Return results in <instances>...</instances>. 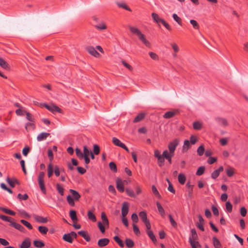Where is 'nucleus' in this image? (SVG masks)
I'll use <instances>...</instances> for the list:
<instances>
[{
	"instance_id": "nucleus-32",
	"label": "nucleus",
	"mask_w": 248,
	"mask_h": 248,
	"mask_svg": "<svg viewBox=\"0 0 248 248\" xmlns=\"http://www.w3.org/2000/svg\"><path fill=\"white\" fill-rule=\"evenodd\" d=\"M69 216L72 220L75 222L78 220L76 212L75 210H70Z\"/></svg>"
},
{
	"instance_id": "nucleus-53",
	"label": "nucleus",
	"mask_w": 248,
	"mask_h": 248,
	"mask_svg": "<svg viewBox=\"0 0 248 248\" xmlns=\"http://www.w3.org/2000/svg\"><path fill=\"white\" fill-rule=\"evenodd\" d=\"M56 188L60 195L63 196L64 194V189L63 187L60 184H57L56 185Z\"/></svg>"
},
{
	"instance_id": "nucleus-29",
	"label": "nucleus",
	"mask_w": 248,
	"mask_h": 248,
	"mask_svg": "<svg viewBox=\"0 0 248 248\" xmlns=\"http://www.w3.org/2000/svg\"><path fill=\"white\" fill-rule=\"evenodd\" d=\"M213 243L215 248H221V244L219 240L216 237H213Z\"/></svg>"
},
{
	"instance_id": "nucleus-61",
	"label": "nucleus",
	"mask_w": 248,
	"mask_h": 248,
	"mask_svg": "<svg viewBox=\"0 0 248 248\" xmlns=\"http://www.w3.org/2000/svg\"><path fill=\"white\" fill-rule=\"evenodd\" d=\"M90 153H92L91 150H89L87 146H84L83 147V156H89L90 155Z\"/></svg>"
},
{
	"instance_id": "nucleus-41",
	"label": "nucleus",
	"mask_w": 248,
	"mask_h": 248,
	"mask_svg": "<svg viewBox=\"0 0 248 248\" xmlns=\"http://www.w3.org/2000/svg\"><path fill=\"white\" fill-rule=\"evenodd\" d=\"M33 245L36 248H41L45 246L44 243L41 240L33 241Z\"/></svg>"
},
{
	"instance_id": "nucleus-31",
	"label": "nucleus",
	"mask_w": 248,
	"mask_h": 248,
	"mask_svg": "<svg viewBox=\"0 0 248 248\" xmlns=\"http://www.w3.org/2000/svg\"><path fill=\"white\" fill-rule=\"evenodd\" d=\"M53 173V167L52 163H49L47 166V176L48 178H50Z\"/></svg>"
},
{
	"instance_id": "nucleus-16",
	"label": "nucleus",
	"mask_w": 248,
	"mask_h": 248,
	"mask_svg": "<svg viewBox=\"0 0 248 248\" xmlns=\"http://www.w3.org/2000/svg\"><path fill=\"white\" fill-rule=\"evenodd\" d=\"M109 242L108 238H104L99 239L98 241L97 244L99 247H103L107 246Z\"/></svg>"
},
{
	"instance_id": "nucleus-42",
	"label": "nucleus",
	"mask_w": 248,
	"mask_h": 248,
	"mask_svg": "<svg viewBox=\"0 0 248 248\" xmlns=\"http://www.w3.org/2000/svg\"><path fill=\"white\" fill-rule=\"evenodd\" d=\"M190 147V142L188 140H186L183 146V152H186Z\"/></svg>"
},
{
	"instance_id": "nucleus-7",
	"label": "nucleus",
	"mask_w": 248,
	"mask_h": 248,
	"mask_svg": "<svg viewBox=\"0 0 248 248\" xmlns=\"http://www.w3.org/2000/svg\"><path fill=\"white\" fill-rule=\"evenodd\" d=\"M128 27L131 33L136 35L138 37L142 33L141 31L137 27H133L130 25H129Z\"/></svg>"
},
{
	"instance_id": "nucleus-28",
	"label": "nucleus",
	"mask_w": 248,
	"mask_h": 248,
	"mask_svg": "<svg viewBox=\"0 0 248 248\" xmlns=\"http://www.w3.org/2000/svg\"><path fill=\"white\" fill-rule=\"evenodd\" d=\"M101 219L102 220V222L104 225H106L108 227L109 226L108 220L107 218V217L106 214L104 212L101 213Z\"/></svg>"
},
{
	"instance_id": "nucleus-63",
	"label": "nucleus",
	"mask_w": 248,
	"mask_h": 248,
	"mask_svg": "<svg viewBox=\"0 0 248 248\" xmlns=\"http://www.w3.org/2000/svg\"><path fill=\"white\" fill-rule=\"evenodd\" d=\"M226 208L228 212L231 213L232 212V206L230 202H226Z\"/></svg>"
},
{
	"instance_id": "nucleus-48",
	"label": "nucleus",
	"mask_w": 248,
	"mask_h": 248,
	"mask_svg": "<svg viewBox=\"0 0 248 248\" xmlns=\"http://www.w3.org/2000/svg\"><path fill=\"white\" fill-rule=\"evenodd\" d=\"M66 199H67V202H68V204L71 206H75L74 201H75V200L71 197V195H68L67 196Z\"/></svg>"
},
{
	"instance_id": "nucleus-3",
	"label": "nucleus",
	"mask_w": 248,
	"mask_h": 248,
	"mask_svg": "<svg viewBox=\"0 0 248 248\" xmlns=\"http://www.w3.org/2000/svg\"><path fill=\"white\" fill-rule=\"evenodd\" d=\"M179 140L176 139L169 143L168 148L169 150V154H174L176 148L179 144Z\"/></svg>"
},
{
	"instance_id": "nucleus-54",
	"label": "nucleus",
	"mask_w": 248,
	"mask_h": 248,
	"mask_svg": "<svg viewBox=\"0 0 248 248\" xmlns=\"http://www.w3.org/2000/svg\"><path fill=\"white\" fill-rule=\"evenodd\" d=\"M139 216L141 219L143 221H145L148 219L147 217V213L145 211H141L139 213Z\"/></svg>"
},
{
	"instance_id": "nucleus-4",
	"label": "nucleus",
	"mask_w": 248,
	"mask_h": 248,
	"mask_svg": "<svg viewBox=\"0 0 248 248\" xmlns=\"http://www.w3.org/2000/svg\"><path fill=\"white\" fill-rule=\"evenodd\" d=\"M43 106L52 113H54L55 112H57L60 113H62V110L59 107L54 105H48L46 104H44Z\"/></svg>"
},
{
	"instance_id": "nucleus-18",
	"label": "nucleus",
	"mask_w": 248,
	"mask_h": 248,
	"mask_svg": "<svg viewBox=\"0 0 248 248\" xmlns=\"http://www.w3.org/2000/svg\"><path fill=\"white\" fill-rule=\"evenodd\" d=\"M78 233L84 238L87 242H89L91 240V237L87 232L80 231H79Z\"/></svg>"
},
{
	"instance_id": "nucleus-15",
	"label": "nucleus",
	"mask_w": 248,
	"mask_h": 248,
	"mask_svg": "<svg viewBox=\"0 0 248 248\" xmlns=\"http://www.w3.org/2000/svg\"><path fill=\"white\" fill-rule=\"evenodd\" d=\"M223 170V166H220L219 168L214 170L211 174V177L215 179L219 175L220 172Z\"/></svg>"
},
{
	"instance_id": "nucleus-43",
	"label": "nucleus",
	"mask_w": 248,
	"mask_h": 248,
	"mask_svg": "<svg viewBox=\"0 0 248 248\" xmlns=\"http://www.w3.org/2000/svg\"><path fill=\"white\" fill-rule=\"evenodd\" d=\"M193 127L195 130H200L202 128V124L199 121L194 122L193 123Z\"/></svg>"
},
{
	"instance_id": "nucleus-27",
	"label": "nucleus",
	"mask_w": 248,
	"mask_h": 248,
	"mask_svg": "<svg viewBox=\"0 0 248 248\" xmlns=\"http://www.w3.org/2000/svg\"><path fill=\"white\" fill-rule=\"evenodd\" d=\"M170 46L172 47L174 53L173 54V56L175 57H176V54L177 52L179 51V48L176 43L173 42L170 44Z\"/></svg>"
},
{
	"instance_id": "nucleus-47",
	"label": "nucleus",
	"mask_w": 248,
	"mask_h": 248,
	"mask_svg": "<svg viewBox=\"0 0 248 248\" xmlns=\"http://www.w3.org/2000/svg\"><path fill=\"white\" fill-rule=\"evenodd\" d=\"M174 20L180 26H182V22L181 18L178 16L176 14H173L172 15Z\"/></svg>"
},
{
	"instance_id": "nucleus-20",
	"label": "nucleus",
	"mask_w": 248,
	"mask_h": 248,
	"mask_svg": "<svg viewBox=\"0 0 248 248\" xmlns=\"http://www.w3.org/2000/svg\"><path fill=\"white\" fill-rule=\"evenodd\" d=\"M191 236L189 238V242H190V240L194 242H198L197 240L198 237L196 230L195 229H191Z\"/></svg>"
},
{
	"instance_id": "nucleus-50",
	"label": "nucleus",
	"mask_w": 248,
	"mask_h": 248,
	"mask_svg": "<svg viewBox=\"0 0 248 248\" xmlns=\"http://www.w3.org/2000/svg\"><path fill=\"white\" fill-rule=\"evenodd\" d=\"M75 152L76 155L79 159H82L83 158V153L81 152V150L79 148H77L75 150Z\"/></svg>"
},
{
	"instance_id": "nucleus-33",
	"label": "nucleus",
	"mask_w": 248,
	"mask_h": 248,
	"mask_svg": "<svg viewBox=\"0 0 248 248\" xmlns=\"http://www.w3.org/2000/svg\"><path fill=\"white\" fill-rule=\"evenodd\" d=\"M156 206L157 207V209L159 213L160 214L161 217H164L165 216V211L161 206V204L158 202H156Z\"/></svg>"
},
{
	"instance_id": "nucleus-55",
	"label": "nucleus",
	"mask_w": 248,
	"mask_h": 248,
	"mask_svg": "<svg viewBox=\"0 0 248 248\" xmlns=\"http://www.w3.org/2000/svg\"><path fill=\"white\" fill-rule=\"evenodd\" d=\"M21 223H22L24 226H25L26 227H27L29 230L32 229V225L27 221L21 219L20 220Z\"/></svg>"
},
{
	"instance_id": "nucleus-58",
	"label": "nucleus",
	"mask_w": 248,
	"mask_h": 248,
	"mask_svg": "<svg viewBox=\"0 0 248 248\" xmlns=\"http://www.w3.org/2000/svg\"><path fill=\"white\" fill-rule=\"evenodd\" d=\"M205 171V168L203 166L200 167L198 168L197 172H196V175L198 176L202 175L203 174L204 172Z\"/></svg>"
},
{
	"instance_id": "nucleus-44",
	"label": "nucleus",
	"mask_w": 248,
	"mask_h": 248,
	"mask_svg": "<svg viewBox=\"0 0 248 248\" xmlns=\"http://www.w3.org/2000/svg\"><path fill=\"white\" fill-rule=\"evenodd\" d=\"M113 239L120 246V247L121 248L124 247V245L123 241L118 236H115L113 237Z\"/></svg>"
},
{
	"instance_id": "nucleus-17",
	"label": "nucleus",
	"mask_w": 248,
	"mask_h": 248,
	"mask_svg": "<svg viewBox=\"0 0 248 248\" xmlns=\"http://www.w3.org/2000/svg\"><path fill=\"white\" fill-rule=\"evenodd\" d=\"M173 155L174 154H169L167 150H165L163 152V156L168 160L170 164L172 163L171 158Z\"/></svg>"
},
{
	"instance_id": "nucleus-46",
	"label": "nucleus",
	"mask_w": 248,
	"mask_h": 248,
	"mask_svg": "<svg viewBox=\"0 0 248 248\" xmlns=\"http://www.w3.org/2000/svg\"><path fill=\"white\" fill-rule=\"evenodd\" d=\"M109 167L111 171H112L113 172H117V166L116 164L113 162H110L109 163Z\"/></svg>"
},
{
	"instance_id": "nucleus-34",
	"label": "nucleus",
	"mask_w": 248,
	"mask_h": 248,
	"mask_svg": "<svg viewBox=\"0 0 248 248\" xmlns=\"http://www.w3.org/2000/svg\"><path fill=\"white\" fill-rule=\"evenodd\" d=\"M178 181L181 185H184L186 181V177L184 174L180 173L178 177Z\"/></svg>"
},
{
	"instance_id": "nucleus-64",
	"label": "nucleus",
	"mask_w": 248,
	"mask_h": 248,
	"mask_svg": "<svg viewBox=\"0 0 248 248\" xmlns=\"http://www.w3.org/2000/svg\"><path fill=\"white\" fill-rule=\"evenodd\" d=\"M160 23L162 24L168 31H171L172 29L170 25L164 19H163Z\"/></svg>"
},
{
	"instance_id": "nucleus-56",
	"label": "nucleus",
	"mask_w": 248,
	"mask_h": 248,
	"mask_svg": "<svg viewBox=\"0 0 248 248\" xmlns=\"http://www.w3.org/2000/svg\"><path fill=\"white\" fill-rule=\"evenodd\" d=\"M152 190L153 193H154V194L155 195L156 197H157L159 198H161V196L155 186H154V185L152 186Z\"/></svg>"
},
{
	"instance_id": "nucleus-30",
	"label": "nucleus",
	"mask_w": 248,
	"mask_h": 248,
	"mask_svg": "<svg viewBox=\"0 0 248 248\" xmlns=\"http://www.w3.org/2000/svg\"><path fill=\"white\" fill-rule=\"evenodd\" d=\"M152 16L154 20V21L157 23L158 25H159V24L161 23L162 20L163 19L160 17H159V16L155 13H153L152 14Z\"/></svg>"
},
{
	"instance_id": "nucleus-37",
	"label": "nucleus",
	"mask_w": 248,
	"mask_h": 248,
	"mask_svg": "<svg viewBox=\"0 0 248 248\" xmlns=\"http://www.w3.org/2000/svg\"><path fill=\"white\" fill-rule=\"evenodd\" d=\"M38 231L42 234L45 235L47 233L48 229L46 226H40L38 227Z\"/></svg>"
},
{
	"instance_id": "nucleus-11",
	"label": "nucleus",
	"mask_w": 248,
	"mask_h": 248,
	"mask_svg": "<svg viewBox=\"0 0 248 248\" xmlns=\"http://www.w3.org/2000/svg\"><path fill=\"white\" fill-rule=\"evenodd\" d=\"M0 66L2 68L8 71L10 70V65L1 57H0Z\"/></svg>"
},
{
	"instance_id": "nucleus-5",
	"label": "nucleus",
	"mask_w": 248,
	"mask_h": 248,
	"mask_svg": "<svg viewBox=\"0 0 248 248\" xmlns=\"http://www.w3.org/2000/svg\"><path fill=\"white\" fill-rule=\"evenodd\" d=\"M86 51L91 55L98 58L100 57V54L92 46H88L86 47Z\"/></svg>"
},
{
	"instance_id": "nucleus-36",
	"label": "nucleus",
	"mask_w": 248,
	"mask_h": 248,
	"mask_svg": "<svg viewBox=\"0 0 248 248\" xmlns=\"http://www.w3.org/2000/svg\"><path fill=\"white\" fill-rule=\"evenodd\" d=\"M125 242L126 247L128 248H132L134 246V242L130 238H126Z\"/></svg>"
},
{
	"instance_id": "nucleus-13",
	"label": "nucleus",
	"mask_w": 248,
	"mask_h": 248,
	"mask_svg": "<svg viewBox=\"0 0 248 248\" xmlns=\"http://www.w3.org/2000/svg\"><path fill=\"white\" fill-rule=\"evenodd\" d=\"M6 181L12 187H14L16 184L20 185V182L16 178L11 179L9 177H7Z\"/></svg>"
},
{
	"instance_id": "nucleus-35",
	"label": "nucleus",
	"mask_w": 248,
	"mask_h": 248,
	"mask_svg": "<svg viewBox=\"0 0 248 248\" xmlns=\"http://www.w3.org/2000/svg\"><path fill=\"white\" fill-rule=\"evenodd\" d=\"M0 210L11 216H15L16 215V212L6 208L0 207Z\"/></svg>"
},
{
	"instance_id": "nucleus-14",
	"label": "nucleus",
	"mask_w": 248,
	"mask_h": 248,
	"mask_svg": "<svg viewBox=\"0 0 248 248\" xmlns=\"http://www.w3.org/2000/svg\"><path fill=\"white\" fill-rule=\"evenodd\" d=\"M138 39L141 41L147 47H150L151 46V43L145 38V36L142 33L139 36Z\"/></svg>"
},
{
	"instance_id": "nucleus-49",
	"label": "nucleus",
	"mask_w": 248,
	"mask_h": 248,
	"mask_svg": "<svg viewBox=\"0 0 248 248\" xmlns=\"http://www.w3.org/2000/svg\"><path fill=\"white\" fill-rule=\"evenodd\" d=\"M125 192L127 194L128 196H129L130 197L135 198L136 197V194L134 192L133 190L131 189L127 188L125 189Z\"/></svg>"
},
{
	"instance_id": "nucleus-51",
	"label": "nucleus",
	"mask_w": 248,
	"mask_h": 248,
	"mask_svg": "<svg viewBox=\"0 0 248 248\" xmlns=\"http://www.w3.org/2000/svg\"><path fill=\"white\" fill-rule=\"evenodd\" d=\"M190 23L192 25V26L194 29H195V30L199 29L200 25L195 20L191 19L190 20Z\"/></svg>"
},
{
	"instance_id": "nucleus-10",
	"label": "nucleus",
	"mask_w": 248,
	"mask_h": 248,
	"mask_svg": "<svg viewBox=\"0 0 248 248\" xmlns=\"http://www.w3.org/2000/svg\"><path fill=\"white\" fill-rule=\"evenodd\" d=\"M199 218V222H198L196 224V226L202 231L203 232L204 231V229L203 227V224L204 223V221L201 215L198 216Z\"/></svg>"
},
{
	"instance_id": "nucleus-38",
	"label": "nucleus",
	"mask_w": 248,
	"mask_h": 248,
	"mask_svg": "<svg viewBox=\"0 0 248 248\" xmlns=\"http://www.w3.org/2000/svg\"><path fill=\"white\" fill-rule=\"evenodd\" d=\"M62 239L70 243H72L73 242V239L71 238L70 233H65L63 235Z\"/></svg>"
},
{
	"instance_id": "nucleus-21",
	"label": "nucleus",
	"mask_w": 248,
	"mask_h": 248,
	"mask_svg": "<svg viewBox=\"0 0 248 248\" xmlns=\"http://www.w3.org/2000/svg\"><path fill=\"white\" fill-rule=\"evenodd\" d=\"M50 133L46 132H42L39 134L37 137V140L39 141L46 140L49 136Z\"/></svg>"
},
{
	"instance_id": "nucleus-19",
	"label": "nucleus",
	"mask_w": 248,
	"mask_h": 248,
	"mask_svg": "<svg viewBox=\"0 0 248 248\" xmlns=\"http://www.w3.org/2000/svg\"><path fill=\"white\" fill-rule=\"evenodd\" d=\"M215 120L217 123L223 126H227L228 124L227 120L225 118L217 117Z\"/></svg>"
},
{
	"instance_id": "nucleus-1",
	"label": "nucleus",
	"mask_w": 248,
	"mask_h": 248,
	"mask_svg": "<svg viewBox=\"0 0 248 248\" xmlns=\"http://www.w3.org/2000/svg\"><path fill=\"white\" fill-rule=\"evenodd\" d=\"M0 218L2 220L6 221L10 223V225L15 229L23 232L25 229L20 224L17 223L14 221V219L11 217L6 216L0 214Z\"/></svg>"
},
{
	"instance_id": "nucleus-52",
	"label": "nucleus",
	"mask_w": 248,
	"mask_h": 248,
	"mask_svg": "<svg viewBox=\"0 0 248 248\" xmlns=\"http://www.w3.org/2000/svg\"><path fill=\"white\" fill-rule=\"evenodd\" d=\"M87 216L89 219L92 220L93 222L96 221V218L95 216L91 211L88 212Z\"/></svg>"
},
{
	"instance_id": "nucleus-9",
	"label": "nucleus",
	"mask_w": 248,
	"mask_h": 248,
	"mask_svg": "<svg viewBox=\"0 0 248 248\" xmlns=\"http://www.w3.org/2000/svg\"><path fill=\"white\" fill-rule=\"evenodd\" d=\"M129 211V204L127 202H124L123 203V206L122 208V217H125Z\"/></svg>"
},
{
	"instance_id": "nucleus-12",
	"label": "nucleus",
	"mask_w": 248,
	"mask_h": 248,
	"mask_svg": "<svg viewBox=\"0 0 248 248\" xmlns=\"http://www.w3.org/2000/svg\"><path fill=\"white\" fill-rule=\"evenodd\" d=\"M33 217L36 222L39 223H46L47 222V218L44 217L42 216H39L37 215H33Z\"/></svg>"
},
{
	"instance_id": "nucleus-22",
	"label": "nucleus",
	"mask_w": 248,
	"mask_h": 248,
	"mask_svg": "<svg viewBox=\"0 0 248 248\" xmlns=\"http://www.w3.org/2000/svg\"><path fill=\"white\" fill-rule=\"evenodd\" d=\"M148 236L149 237L150 239L152 241L153 243L155 245L157 243V240L155 236V235L154 234L152 230H148V231L146 232Z\"/></svg>"
},
{
	"instance_id": "nucleus-6",
	"label": "nucleus",
	"mask_w": 248,
	"mask_h": 248,
	"mask_svg": "<svg viewBox=\"0 0 248 248\" xmlns=\"http://www.w3.org/2000/svg\"><path fill=\"white\" fill-rule=\"evenodd\" d=\"M116 188L117 190L121 193H123L124 191V184L123 181L120 178H117L116 180Z\"/></svg>"
},
{
	"instance_id": "nucleus-23",
	"label": "nucleus",
	"mask_w": 248,
	"mask_h": 248,
	"mask_svg": "<svg viewBox=\"0 0 248 248\" xmlns=\"http://www.w3.org/2000/svg\"><path fill=\"white\" fill-rule=\"evenodd\" d=\"M31 242L29 238L25 239L20 246V248H29L30 247Z\"/></svg>"
},
{
	"instance_id": "nucleus-8",
	"label": "nucleus",
	"mask_w": 248,
	"mask_h": 248,
	"mask_svg": "<svg viewBox=\"0 0 248 248\" xmlns=\"http://www.w3.org/2000/svg\"><path fill=\"white\" fill-rule=\"evenodd\" d=\"M179 113L178 110H174L173 111H169L166 112L163 115V117L165 119H170L171 118Z\"/></svg>"
},
{
	"instance_id": "nucleus-39",
	"label": "nucleus",
	"mask_w": 248,
	"mask_h": 248,
	"mask_svg": "<svg viewBox=\"0 0 248 248\" xmlns=\"http://www.w3.org/2000/svg\"><path fill=\"white\" fill-rule=\"evenodd\" d=\"M113 143L116 146L121 147L124 143L121 142V141L117 138L113 137L112 140Z\"/></svg>"
},
{
	"instance_id": "nucleus-24",
	"label": "nucleus",
	"mask_w": 248,
	"mask_h": 248,
	"mask_svg": "<svg viewBox=\"0 0 248 248\" xmlns=\"http://www.w3.org/2000/svg\"><path fill=\"white\" fill-rule=\"evenodd\" d=\"M94 27L98 30L103 31L107 29V26L103 21H101L100 23L94 25Z\"/></svg>"
},
{
	"instance_id": "nucleus-60",
	"label": "nucleus",
	"mask_w": 248,
	"mask_h": 248,
	"mask_svg": "<svg viewBox=\"0 0 248 248\" xmlns=\"http://www.w3.org/2000/svg\"><path fill=\"white\" fill-rule=\"evenodd\" d=\"M26 114V118L28 120L31 122H34V118L31 113L29 112H25Z\"/></svg>"
},
{
	"instance_id": "nucleus-40",
	"label": "nucleus",
	"mask_w": 248,
	"mask_h": 248,
	"mask_svg": "<svg viewBox=\"0 0 248 248\" xmlns=\"http://www.w3.org/2000/svg\"><path fill=\"white\" fill-rule=\"evenodd\" d=\"M116 4L119 7L125 9L128 11H131V9L129 7H128L127 5H126V4L124 2L120 3V2H116Z\"/></svg>"
},
{
	"instance_id": "nucleus-45",
	"label": "nucleus",
	"mask_w": 248,
	"mask_h": 248,
	"mask_svg": "<svg viewBox=\"0 0 248 248\" xmlns=\"http://www.w3.org/2000/svg\"><path fill=\"white\" fill-rule=\"evenodd\" d=\"M30 128L32 130H34L35 128V125L34 124V122L28 123L26 124L25 126V128L27 131H29L30 130Z\"/></svg>"
},
{
	"instance_id": "nucleus-59",
	"label": "nucleus",
	"mask_w": 248,
	"mask_h": 248,
	"mask_svg": "<svg viewBox=\"0 0 248 248\" xmlns=\"http://www.w3.org/2000/svg\"><path fill=\"white\" fill-rule=\"evenodd\" d=\"M17 198L20 200H24L26 201L29 198V196L28 194H25L24 195H22L20 193H19L17 195Z\"/></svg>"
},
{
	"instance_id": "nucleus-57",
	"label": "nucleus",
	"mask_w": 248,
	"mask_h": 248,
	"mask_svg": "<svg viewBox=\"0 0 248 248\" xmlns=\"http://www.w3.org/2000/svg\"><path fill=\"white\" fill-rule=\"evenodd\" d=\"M204 150V146L201 145L197 149V153L200 156H202L203 155Z\"/></svg>"
},
{
	"instance_id": "nucleus-25",
	"label": "nucleus",
	"mask_w": 248,
	"mask_h": 248,
	"mask_svg": "<svg viewBox=\"0 0 248 248\" xmlns=\"http://www.w3.org/2000/svg\"><path fill=\"white\" fill-rule=\"evenodd\" d=\"M69 191L72 194V195H73V198L76 201H78L79 199L81 197V196L79 194V193L78 191H77L76 190H73V189H70L69 190Z\"/></svg>"
},
{
	"instance_id": "nucleus-2",
	"label": "nucleus",
	"mask_w": 248,
	"mask_h": 248,
	"mask_svg": "<svg viewBox=\"0 0 248 248\" xmlns=\"http://www.w3.org/2000/svg\"><path fill=\"white\" fill-rule=\"evenodd\" d=\"M44 177H45V173L43 171H41L39 173L38 177V181L39 186L40 188L41 191L43 193L46 194V188L45 185L44 183Z\"/></svg>"
},
{
	"instance_id": "nucleus-62",
	"label": "nucleus",
	"mask_w": 248,
	"mask_h": 248,
	"mask_svg": "<svg viewBox=\"0 0 248 248\" xmlns=\"http://www.w3.org/2000/svg\"><path fill=\"white\" fill-rule=\"evenodd\" d=\"M48 157L50 161V163H51L53 160V153L52 150L51 149H48L47 151Z\"/></svg>"
},
{
	"instance_id": "nucleus-26",
	"label": "nucleus",
	"mask_w": 248,
	"mask_h": 248,
	"mask_svg": "<svg viewBox=\"0 0 248 248\" xmlns=\"http://www.w3.org/2000/svg\"><path fill=\"white\" fill-rule=\"evenodd\" d=\"M145 116V114L144 113H139L134 119L133 123H136L139 122L142 120Z\"/></svg>"
}]
</instances>
